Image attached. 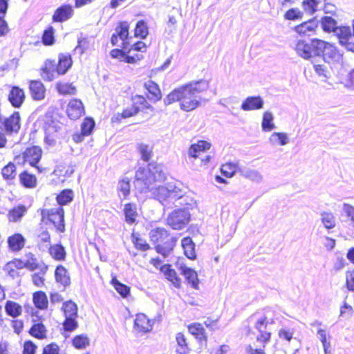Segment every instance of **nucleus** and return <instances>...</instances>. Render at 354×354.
Masks as SVG:
<instances>
[{"label": "nucleus", "mask_w": 354, "mask_h": 354, "mask_svg": "<svg viewBox=\"0 0 354 354\" xmlns=\"http://www.w3.org/2000/svg\"><path fill=\"white\" fill-rule=\"evenodd\" d=\"M209 88V83L207 80L192 81L172 90L167 95L164 102L166 105L178 102L181 110L192 111L201 104L200 95L206 92Z\"/></svg>", "instance_id": "f257e3e1"}, {"label": "nucleus", "mask_w": 354, "mask_h": 354, "mask_svg": "<svg viewBox=\"0 0 354 354\" xmlns=\"http://www.w3.org/2000/svg\"><path fill=\"white\" fill-rule=\"evenodd\" d=\"M73 59L69 53H59L57 62L52 58H47L39 68L41 79L46 82H51L57 77L63 76L71 68Z\"/></svg>", "instance_id": "f03ea898"}, {"label": "nucleus", "mask_w": 354, "mask_h": 354, "mask_svg": "<svg viewBox=\"0 0 354 354\" xmlns=\"http://www.w3.org/2000/svg\"><path fill=\"white\" fill-rule=\"evenodd\" d=\"M149 237L156 251L163 257H167L174 250L177 241V239L163 227H156L151 230Z\"/></svg>", "instance_id": "7ed1b4c3"}, {"label": "nucleus", "mask_w": 354, "mask_h": 354, "mask_svg": "<svg viewBox=\"0 0 354 354\" xmlns=\"http://www.w3.org/2000/svg\"><path fill=\"white\" fill-rule=\"evenodd\" d=\"M269 322L266 316L260 317L254 324L257 330L256 341L260 344L259 347L248 344L245 348L246 354H266L265 348L271 342L272 333L268 330Z\"/></svg>", "instance_id": "20e7f679"}, {"label": "nucleus", "mask_w": 354, "mask_h": 354, "mask_svg": "<svg viewBox=\"0 0 354 354\" xmlns=\"http://www.w3.org/2000/svg\"><path fill=\"white\" fill-rule=\"evenodd\" d=\"M136 179L149 189L154 183L163 181L165 179V175L161 165L151 162H149L146 167H140L137 170Z\"/></svg>", "instance_id": "39448f33"}, {"label": "nucleus", "mask_w": 354, "mask_h": 354, "mask_svg": "<svg viewBox=\"0 0 354 354\" xmlns=\"http://www.w3.org/2000/svg\"><path fill=\"white\" fill-rule=\"evenodd\" d=\"M39 212L41 223L53 225L57 232H65V212L62 207L41 208Z\"/></svg>", "instance_id": "423d86ee"}, {"label": "nucleus", "mask_w": 354, "mask_h": 354, "mask_svg": "<svg viewBox=\"0 0 354 354\" xmlns=\"http://www.w3.org/2000/svg\"><path fill=\"white\" fill-rule=\"evenodd\" d=\"M43 156L42 149L37 145H32L26 148L21 153L15 156L14 159L17 160L22 159L21 164H28L35 168L39 174L44 172V169L39 165Z\"/></svg>", "instance_id": "0eeeda50"}, {"label": "nucleus", "mask_w": 354, "mask_h": 354, "mask_svg": "<svg viewBox=\"0 0 354 354\" xmlns=\"http://www.w3.org/2000/svg\"><path fill=\"white\" fill-rule=\"evenodd\" d=\"M147 99L142 95H136L131 98V104L118 114V118L127 119L138 115L140 111L151 109Z\"/></svg>", "instance_id": "6e6552de"}, {"label": "nucleus", "mask_w": 354, "mask_h": 354, "mask_svg": "<svg viewBox=\"0 0 354 354\" xmlns=\"http://www.w3.org/2000/svg\"><path fill=\"white\" fill-rule=\"evenodd\" d=\"M156 198L162 204L174 202L185 194V192L178 185L159 186L156 191Z\"/></svg>", "instance_id": "1a4fd4ad"}, {"label": "nucleus", "mask_w": 354, "mask_h": 354, "mask_svg": "<svg viewBox=\"0 0 354 354\" xmlns=\"http://www.w3.org/2000/svg\"><path fill=\"white\" fill-rule=\"evenodd\" d=\"M319 39H312L310 42L306 40H298L295 44V50L297 55L305 59L317 57Z\"/></svg>", "instance_id": "9d476101"}, {"label": "nucleus", "mask_w": 354, "mask_h": 354, "mask_svg": "<svg viewBox=\"0 0 354 354\" xmlns=\"http://www.w3.org/2000/svg\"><path fill=\"white\" fill-rule=\"evenodd\" d=\"M129 30L130 23L129 21L125 20L119 21L110 39L112 46H119L120 42H121V47L127 48L129 46Z\"/></svg>", "instance_id": "9b49d317"}, {"label": "nucleus", "mask_w": 354, "mask_h": 354, "mask_svg": "<svg viewBox=\"0 0 354 354\" xmlns=\"http://www.w3.org/2000/svg\"><path fill=\"white\" fill-rule=\"evenodd\" d=\"M21 127V114L17 111L0 121V129L9 136L17 135L19 132Z\"/></svg>", "instance_id": "f8f14e48"}, {"label": "nucleus", "mask_w": 354, "mask_h": 354, "mask_svg": "<svg viewBox=\"0 0 354 354\" xmlns=\"http://www.w3.org/2000/svg\"><path fill=\"white\" fill-rule=\"evenodd\" d=\"M149 46L142 40H139L127 46L126 50L127 55L126 59L127 64H135L141 61L143 58V54L147 51Z\"/></svg>", "instance_id": "ddd939ff"}, {"label": "nucleus", "mask_w": 354, "mask_h": 354, "mask_svg": "<svg viewBox=\"0 0 354 354\" xmlns=\"http://www.w3.org/2000/svg\"><path fill=\"white\" fill-rule=\"evenodd\" d=\"M317 57H322L325 62L330 63L339 61L341 55L334 45L320 39Z\"/></svg>", "instance_id": "4468645a"}, {"label": "nucleus", "mask_w": 354, "mask_h": 354, "mask_svg": "<svg viewBox=\"0 0 354 354\" xmlns=\"http://www.w3.org/2000/svg\"><path fill=\"white\" fill-rule=\"evenodd\" d=\"M65 113L71 120H77L85 114V106L83 102L78 98H71L68 100Z\"/></svg>", "instance_id": "2eb2a0df"}, {"label": "nucleus", "mask_w": 354, "mask_h": 354, "mask_svg": "<svg viewBox=\"0 0 354 354\" xmlns=\"http://www.w3.org/2000/svg\"><path fill=\"white\" fill-rule=\"evenodd\" d=\"M8 250L13 254L21 252L26 246V239L20 232H15L7 237Z\"/></svg>", "instance_id": "dca6fc26"}, {"label": "nucleus", "mask_w": 354, "mask_h": 354, "mask_svg": "<svg viewBox=\"0 0 354 354\" xmlns=\"http://www.w3.org/2000/svg\"><path fill=\"white\" fill-rule=\"evenodd\" d=\"M28 90L30 95L34 101H42L46 95V88L40 80H30L28 81Z\"/></svg>", "instance_id": "f3484780"}, {"label": "nucleus", "mask_w": 354, "mask_h": 354, "mask_svg": "<svg viewBox=\"0 0 354 354\" xmlns=\"http://www.w3.org/2000/svg\"><path fill=\"white\" fill-rule=\"evenodd\" d=\"M95 126V122L92 118H84L80 125V132L73 135V140L76 143L81 142L85 137L90 136L93 133Z\"/></svg>", "instance_id": "a211bd4d"}, {"label": "nucleus", "mask_w": 354, "mask_h": 354, "mask_svg": "<svg viewBox=\"0 0 354 354\" xmlns=\"http://www.w3.org/2000/svg\"><path fill=\"white\" fill-rule=\"evenodd\" d=\"M26 100V93L23 88L19 86H12L8 94V100L11 106L15 109H19L24 104Z\"/></svg>", "instance_id": "6ab92c4d"}, {"label": "nucleus", "mask_w": 354, "mask_h": 354, "mask_svg": "<svg viewBox=\"0 0 354 354\" xmlns=\"http://www.w3.org/2000/svg\"><path fill=\"white\" fill-rule=\"evenodd\" d=\"M23 269L22 259L21 258H13L6 262L3 268V270L6 276L12 279L20 277V271Z\"/></svg>", "instance_id": "aec40b11"}, {"label": "nucleus", "mask_w": 354, "mask_h": 354, "mask_svg": "<svg viewBox=\"0 0 354 354\" xmlns=\"http://www.w3.org/2000/svg\"><path fill=\"white\" fill-rule=\"evenodd\" d=\"M176 266L184 276L187 283H189L192 288L198 290L200 281L197 272L194 269L187 267L183 263L178 266V261L176 263Z\"/></svg>", "instance_id": "412c9836"}, {"label": "nucleus", "mask_w": 354, "mask_h": 354, "mask_svg": "<svg viewBox=\"0 0 354 354\" xmlns=\"http://www.w3.org/2000/svg\"><path fill=\"white\" fill-rule=\"evenodd\" d=\"M337 37L342 46L349 50L354 51V35L351 32L349 27L338 28Z\"/></svg>", "instance_id": "4be33fe9"}, {"label": "nucleus", "mask_w": 354, "mask_h": 354, "mask_svg": "<svg viewBox=\"0 0 354 354\" xmlns=\"http://www.w3.org/2000/svg\"><path fill=\"white\" fill-rule=\"evenodd\" d=\"M153 321L144 313H137L133 322L134 329L140 333H146L152 330Z\"/></svg>", "instance_id": "5701e85b"}, {"label": "nucleus", "mask_w": 354, "mask_h": 354, "mask_svg": "<svg viewBox=\"0 0 354 354\" xmlns=\"http://www.w3.org/2000/svg\"><path fill=\"white\" fill-rule=\"evenodd\" d=\"M74 15V10L70 4H62L54 11L52 16L53 22L63 23L69 20Z\"/></svg>", "instance_id": "b1692460"}, {"label": "nucleus", "mask_w": 354, "mask_h": 354, "mask_svg": "<svg viewBox=\"0 0 354 354\" xmlns=\"http://www.w3.org/2000/svg\"><path fill=\"white\" fill-rule=\"evenodd\" d=\"M59 129L57 122L53 120H49L44 122V130L45 133L44 140L50 145L55 142L59 137Z\"/></svg>", "instance_id": "393cba45"}, {"label": "nucleus", "mask_w": 354, "mask_h": 354, "mask_svg": "<svg viewBox=\"0 0 354 354\" xmlns=\"http://www.w3.org/2000/svg\"><path fill=\"white\" fill-rule=\"evenodd\" d=\"M212 147V143L207 140H200L197 142L192 144L187 150L189 158L197 159L202 153H204Z\"/></svg>", "instance_id": "a878e982"}, {"label": "nucleus", "mask_w": 354, "mask_h": 354, "mask_svg": "<svg viewBox=\"0 0 354 354\" xmlns=\"http://www.w3.org/2000/svg\"><path fill=\"white\" fill-rule=\"evenodd\" d=\"M188 221L186 212L182 209L174 211L168 217V223L174 229H181Z\"/></svg>", "instance_id": "bb28decb"}, {"label": "nucleus", "mask_w": 354, "mask_h": 354, "mask_svg": "<svg viewBox=\"0 0 354 354\" xmlns=\"http://www.w3.org/2000/svg\"><path fill=\"white\" fill-rule=\"evenodd\" d=\"M143 86L147 91L146 98L149 100L156 102L161 100L162 93L157 83L152 80H148L144 83Z\"/></svg>", "instance_id": "cd10ccee"}, {"label": "nucleus", "mask_w": 354, "mask_h": 354, "mask_svg": "<svg viewBox=\"0 0 354 354\" xmlns=\"http://www.w3.org/2000/svg\"><path fill=\"white\" fill-rule=\"evenodd\" d=\"M161 272L175 288H180L181 287L182 279L178 274L177 272L172 268L171 264L165 263L162 265L161 268Z\"/></svg>", "instance_id": "c85d7f7f"}, {"label": "nucleus", "mask_w": 354, "mask_h": 354, "mask_svg": "<svg viewBox=\"0 0 354 354\" xmlns=\"http://www.w3.org/2000/svg\"><path fill=\"white\" fill-rule=\"evenodd\" d=\"M19 182L21 187L26 189H34L37 186L38 180L35 174L25 169L19 174Z\"/></svg>", "instance_id": "c756f323"}, {"label": "nucleus", "mask_w": 354, "mask_h": 354, "mask_svg": "<svg viewBox=\"0 0 354 354\" xmlns=\"http://www.w3.org/2000/svg\"><path fill=\"white\" fill-rule=\"evenodd\" d=\"M28 208L24 204H19L10 208L7 213L9 223H19L27 214Z\"/></svg>", "instance_id": "7c9ffc66"}, {"label": "nucleus", "mask_w": 354, "mask_h": 354, "mask_svg": "<svg viewBox=\"0 0 354 354\" xmlns=\"http://www.w3.org/2000/svg\"><path fill=\"white\" fill-rule=\"evenodd\" d=\"M54 277L56 283L66 288L71 284V276L66 268L59 264L55 267Z\"/></svg>", "instance_id": "2f4dec72"}, {"label": "nucleus", "mask_w": 354, "mask_h": 354, "mask_svg": "<svg viewBox=\"0 0 354 354\" xmlns=\"http://www.w3.org/2000/svg\"><path fill=\"white\" fill-rule=\"evenodd\" d=\"M187 330L195 339L199 342H207L208 339L207 334L203 324L199 322H193L187 326Z\"/></svg>", "instance_id": "473e14b6"}, {"label": "nucleus", "mask_w": 354, "mask_h": 354, "mask_svg": "<svg viewBox=\"0 0 354 354\" xmlns=\"http://www.w3.org/2000/svg\"><path fill=\"white\" fill-rule=\"evenodd\" d=\"M176 351L178 354H189L192 351L191 344L185 334L178 332L176 335Z\"/></svg>", "instance_id": "72a5a7b5"}, {"label": "nucleus", "mask_w": 354, "mask_h": 354, "mask_svg": "<svg viewBox=\"0 0 354 354\" xmlns=\"http://www.w3.org/2000/svg\"><path fill=\"white\" fill-rule=\"evenodd\" d=\"M317 26V22L308 20L296 26L294 30L301 36H310L315 32Z\"/></svg>", "instance_id": "f704fd0d"}, {"label": "nucleus", "mask_w": 354, "mask_h": 354, "mask_svg": "<svg viewBox=\"0 0 354 354\" xmlns=\"http://www.w3.org/2000/svg\"><path fill=\"white\" fill-rule=\"evenodd\" d=\"M28 333L31 337L39 340H44L48 338V329L42 322L34 323Z\"/></svg>", "instance_id": "c9c22d12"}, {"label": "nucleus", "mask_w": 354, "mask_h": 354, "mask_svg": "<svg viewBox=\"0 0 354 354\" xmlns=\"http://www.w3.org/2000/svg\"><path fill=\"white\" fill-rule=\"evenodd\" d=\"M55 90L62 96L75 95L77 93V86L72 82L59 81L55 84Z\"/></svg>", "instance_id": "e433bc0d"}, {"label": "nucleus", "mask_w": 354, "mask_h": 354, "mask_svg": "<svg viewBox=\"0 0 354 354\" xmlns=\"http://www.w3.org/2000/svg\"><path fill=\"white\" fill-rule=\"evenodd\" d=\"M48 252L50 257L56 261H64L66 259V251L61 243L50 245Z\"/></svg>", "instance_id": "4c0bfd02"}, {"label": "nucleus", "mask_w": 354, "mask_h": 354, "mask_svg": "<svg viewBox=\"0 0 354 354\" xmlns=\"http://www.w3.org/2000/svg\"><path fill=\"white\" fill-rule=\"evenodd\" d=\"M48 270V266L45 263H42L39 272L31 274V281L32 284L37 288H43L46 286V274Z\"/></svg>", "instance_id": "58836bf2"}, {"label": "nucleus", "mask_w": 354, "mask_h": 354, "mask_svg": "<svg viewBox=\"0 0 354 354\" xmlns=\"http://www.w3.org/2000/svg\"><path fill=\"white\" fill-rule=\"evenodd\" d=\"M263 100L260 96L248 97L241 104V109L249 111L263 108Z\"/></svg>", "instance_id": "ea45409f"}, {"label": "nucleus", "mask_w": 354, "mask_h": 354, "mask_svg": "<svg viewBox=\"0 0 354 354\" xmlns=\"http://www.w3.org/2000/svg\"><path fill=\"white\" fill-rule=\"evenodd\" d=\"M8 8V0H0V37L6 35L10 30L8 24L5 19Z\"/></svg>", "instance_id": "a19ab883"}, {"label": "nucleus", "mask_w": 354, "mask_h": 354, "mask_svg": "<svg viewBox=\"0 0 354 354\" xmlns=\"http://www.w3.org/2000/svg\"><path fill=\"white\" fill-rule=\"evenodd\" d=\"M181 246L183 249L184 254L191 260L196 259V254L195 251V243L192 239L189 236L184 237L181 240Z\"/></svg>", "instance_id": "79ce46f5"}, {"label": "nucleus", "mask_w": 354, "mask_h": 354, "mask_svg": "<svg viewBox=\"0 0 354 354\" xmlns=\"http://www.w3.org/2000/svg\"><path fill=\"white\" fill-rule=\"evenodd\" d=\"M124 220L127 223L131 225L136 221L138 216L137 212V205L133 203H127L124 206Z\"/></svg>", "instance_id": "37998d69"}, {"label": "nucleus", "mask_w": 354, "mask_h": 354, "mask_svg": "<svg viewBox=\"0 0 354 354\" xmlns=\"http://www.w3.org/2000/svg\"><path fill=\"white\" fill-rule=\"evenodd\" d=\"M41 41L44 46H52L56 43L55 29L50 25L43 31Z\"/></svg>", "instance_id": "c03bdc74"}, {"label": "nucleus", "mask_w": 354, "mask_h": 354, "mask_svg": "<svg viewBox=\"0 0 354 354\" xmlns=\"http://www.w3.org/2000/svg\"><path fill=\"white\" fill-rule=\"evenodd\" d=\"M32 302L35 306L39 310H44L48 307L47 295L41 290L36 291L32 294Z\"/></svg>", "instance_id": "a18cd8bd"}, {"label": "nucleus", "mask_w": 354, "mask_h": 354, "mask_svg": "<svg viewBox=\"0 0 354 354\" xmlns=\"http://www.w3.org/2000/svg\"><path fill=\"white\" fill-rule=\"evenodd\" d=\"M62 326V334L67 337L69 336L68 333H71L77 329L79 326L77 318L64 317Z\"/></svg>", "instance_id": "49530a36"}, {"label": "nucleus", "mask_w": 354, "mask_h": 354, "mask_svg": "<svg viewBox=\"0 0 354 354\" xmlns=\"http://www.w3.org/2000/svg\"><path fill=\"white\" fill-rule=\"evenodd\" d=\"M75 168V165L59 164L54 169L53 174L59 177L68 178L74 174Z\"/></svg>", "instance_id": "de8ad7c7"}, {"label": "nucleus", "mask_w": 354, "mask_h": 354, "mask_svg": "<svg viewBox=\"0 0 354 354\" xmlns=\"http://www.w3.org/2000/svg\"><path fill=\"white\" fill-rule=\"evenodd\" d=\"M4 308L6 315L12 318L21 316L23 311L22 306L19 303L12 300L6 301Z\"/></svg>", "instance_id": "09e8293b"}, {"label": "nucleus", "mask_w": 354, "mask_h": 354, "mask_svg": "<svg viewBox=\"0 0 354 354\" xmlns=\"http://www.w3.org/2000/svg\"><path fill=\"white\" fill-rule=\"evenodd\" d=\"M149 34L147 22L144 19L138 20L133 29V36L136 38L145 39Z\"/></svg>", "instance_id": "8fccbe9b"}, {"label": "nucleus", "mask_w": 354, "mask_h": 354, "mask_svg": "<svg viewBox=\"0 0 354 354\" xmlns=\"http://www.w3.org/2000/svg\"><path fill=\"white\" fill-rule=\"evenodd\" d=\"M136 149L140 155V158L144 162H149L153 156V147L144 142H140L136 145Z\"/></svg>", "instance_id": "3c124183"}, {"label": "nucleus", "mask_w": 354, "mask_h": 354, "mask_svg": "<svg viewBox=\"0 0 354 354\" xmlns=\"http://www.w3.org/2000/svg\"><path fill=\"white\" fill-rule=\"evenodd\" d=\"M64 317L78 318V308L77 304L72 300L63 303L61 308Z\"/></svg>", "instance_id": "603ef678"}, {"label": "nucleus", "mask_w": 354, "mask_h": 354, "mask_svg": "<svg viewBox=\"0 0 354 354\" xmlns=\"http://www.w3.org/2000/svg\"><path fill=\"white\" fill-rule=\"evenodd\" d=\"M27 257L28 258L25 261L22 260L24 268H26L30 272L41 269L44 262L39 261L35 254L29 252Z\"/></svg>", "instance_id": "864d4df0"}, {"label": "nucleus", "mask_w": 354, "mask_h": 354, "mask_svg": "<svg viewBox=\"0 0 354 354\" xmlns=\"http://www.w3.org/2000/svg\"><path fill=\"white\" fill-rule=\"evenodd\" d=\"M73 198V191L71 189H64L57 194L55 200L59 205V207H62L72 202Z\"/></svg>", "instance_id": "5fc2aeb1"}, {"label": "nucleus", "mask_w": 354, "mask_h": 354, "mask_svg": "<svg viewBox=\"0 0 354 354\" xmlns=\"http://www.w3.org/2000/svg\"><path fill=\"white\" fill-rule=\"evenodd\" d=\"M71 344L77 350H83L90 345V338L86 334L76 335L71 339Z\"/></svg>", "instance_id": "6e6d98bb"}, {"label": "nucleus", "mask_w": 354, "mask_h": 354, "mask_svg": "<svg viewBox=\"0 0 354 354\" xmlns=\"http://www.w3.org/2000/svg\"><path fill=\"white\" fill-rule=\"evenodd\" d=\"M3 178L6 181H12L17 176V167L12 162H9L1 171Z\"/></svg>", "instance_id": "4d7b16f0"}, {"label": "nucleus", "mask_w": 354, "mask_h": 354, "mask_svg": "<svg viewBox=\"0 0 354 354\" xmlns=\"http://www.w3.org/2000/svg\"><path fill=\"white\" fill-rule=\"evenodd\" d=\"M51 242V236L46 227H41L37 234V243L39 248L47 247Z\"/></svg>", "instance_id": "13d9d810"}, {"label": "nucleus", "mask_w": 354, "mask_h": 354, "mask_svg": "<svg viewBox=\"0 0 354 354\" xmlns=\"http://www.w3.org/2000/svg\"><path fill=\"white\" fill-rule=\"evenodd\" d=\"M111 284L113 286L117 292L123 298L130 295L131 288L129 286L120 282L116 277H112Z\"/></svg>", "instance_id": "bf43d9fd"}, {"label": "nucleus", "mask_w": 354, "mask_h": 354, "mask_svg": "<svg viewBox=\"0 0 354 354\" xmlns=\"http://www.w3.org/2000/svg\"><path fill=\"white\" fill-rule=\"evenodd\" d=\"M238 169V165L231 162L222 164L220 171L223 176L230 178L234 176Z\"/></svg>", "instance_id": "052dcab7"}, {"label": "nucleus", "mask_w": 354, "mask_h": 354, "mask_svg": "<svg viewBox=\"0 0 354 354\" xmlns=\"http://www.w3.org/2000/svg\"><path fill=\"white\" fill-rule=\"evenodd\" d=\"M132 242L134 247L141 251H146L150 249V245L143 239L139 233L133 232L131 234Z\"/></svg>", "instance_id": "680f3d73"}, {"label": "nucleus", "mask_w": 354, "mask_h": 354, "mask_svg": "<svg viewBox=\"0 0 354 354\" xmlns=\"http://www.w3.org/2000/svg\"><path fill=\"white\" fill-rule=\"evenodd\" d=\"M321 24L323 30L327 32H334L337 29V21L329 16L322 17Z\"/></svg>", "instance_id": "e2e57ef3"}, {"label": "nucleus", "mask_w": 354, "mask_h": 354, "mask_svg": "<svg viewBox=\"0 0 354 354\" xmlns=\"http://www.w3.org/2000/svg\"><path fill=\"white\" fill-rule=\"evenodd\" d=\"M273 115L270 111H265L263 115L261 127L265 131H270L274 129V124L272 123Z\"/></svg>", "instance_id": "0e129e2a"}, {"label": "nucleus", "mask_w": 354, "mask_h": 354, "mask_svg": "<svg viewBox=\"0 0 354 354\" xmlns=\"http://www.w3.org/2000/svg\"><path fill=\"white\" fill-rule=\"evenodd\" d=\"M322 222L327 229H332L335 226V218L333 213L324 212L321 214Z\"/></svg>", "instance_id": "69168bd1"}, {"label": "nucleus", "mask_w": 354, "mask_h": 354, "mask_svg": "<svg viewBox=\"0 0 354 354\" xmlns=\"http://www.w3.org/2000/svg\"><path fill=\"white\" fill-rule=\"evenodd\" d=\"M118 191L122 193L124 198H127L131 192L130 180L128 178H122L119 180Z\"/></svg>", "instance_id": "338daca9"}, {"label": "nucleus", "mask_w": 354, "mask_h": 354, "mask_svg": "<svg viewBox=\"0 0 354 354\" xmlns=\"http://www.w3.org/2000/svg\"><path fill=\"white\" fill-rule=\"evenodd\" d=\"M41 354H60L59 346L56 342H50L43 347Z\"/></svg>", "instance_id": "774afa93"}]
</instances>
